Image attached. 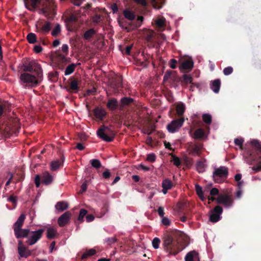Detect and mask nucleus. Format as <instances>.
I'll return each instance as SVG.
<instances>
[{
	"mask_svg": "<svg viewBox=\"0 0 261 261\" xmlns=\"http://www.w3.org/2000/svg\"><path fill=\"white\" fill-rule=\"evenodd\" d=\"M43 72H24L20 74V83L25 87H33L42 81Z\"/></svg>",
	"mask_w": 261,
	"mask_h": 261,
	"instance_id": "f257e3e1",
	"label": "nucleus"
},
{
	"mask_svg": "<svg viewBox=\"0 0 261 261\" xmlns=\"http://www.w3.org/2000/svg\"><path fill=\"white\" fill-rule=\"evenodd\" d=\"M25 218V215L23 214H21L13 226L14 234L17 238L28 237L29 235L30 232L29 229L21 228Z\"/></svg>",
	"mask_w": 261,
	"mask_h": 261,
	"instance_id": "f03ea898",
	"label": "nucleus"
},
{
	"mask_svg": "<svg viewBox=\"0 0 261 261\" xmlns=\"http://www.w3.org/2000/svg\"><path fill=\"white\" fill-rule=\"evenodd\" d=\"M228 173V169L226 167L216 168L213 174V179L216 182L221 183L227 178Z\"/></svg>",
	"mask_w": 261,
	"mask_h": 261,
	"instance_id": "7ed1b4c3",
	"label": "nucleus"
},
{
	"mask_svg": "<svg viewBox=\"0 0 261 261\" xmlns=\"http://www.w3.org/2000/svg\"><path fill=\"white\" fill-rule=\"evenodd\" d=\"M23 71L33 72H43L41 66L35 60L30 61L23 65Z\"/></svg>",
	"mask_w": 261,
	"mask_h": 261,
	"instance_id": "20e7f679",
	"label": "nucleus"
},
{
	"mask_svg": "<svg viewBox=\"0 0 261 261\" xmlns=\"http://www.w3.org/2000/svg\"><path fill=\"white\" fill-rule=\"evenodd\" d=\"M44 232L43 229H39L36 231H30L28 236L27 242L29 245L35 244L42 237Z\"/></svg>",
	"mask_w": 261,
	"mask_h": 261,
	"instance_id": "39448f33",
	"label": "nucleus"
},
{
	"mask_svg": "<svg viewBox=\"0 0 261 261\" xmlns=\"http://www.w3.org/2000/svg\"><path fill=\"white\" fill-rule=\"evenodd\" d=\"M184 121L185 119L184 118L173 120L167 125V128L169 132L171 133L176 132L182 126Z\"/></svg>",
	"mask_w": 261,
	"mask_h": 261,
	"instance_id": "423d86ee",
	"label": "nucleus"
},
{
	"mask_svg": "<svg viewBox=\"0 0 261 261\" xmlns=\"http://www.w3.org/2000/svg\"><path fill=\"white\" fill-rule=\"evenodd\" d=\"M217 203L223 204L225 207H229L233 204L231 197L227 194H221L216 199Z\"/></svg>",
	"mask_w": 261,
	"mask_h": 261,
	"instance_id": "0eeeda50",
	"label": "nucleus"
},
{
	"mask_svg": "<svg viewBox=\"0 0 261 261\" xmlns=\"http://www.w3.org/2000/svg\"><path fill=\"white\" fill-rule=\"evenodd\" d=\"M222 208L217 205L215 206L213 210L211 211L210 216V220L212 222H216L219 221L221 218V214L222 213Z\"/></svg>",
	"mask_w": 261,
	"mask_h": 261,
	"instance_id": "6e6552de",
	"label": "nucleus"
},
{
	"mask_svg": "<svg viewBox=\"0 0 261 261\" xmlns=\"http://www.w3.org/2000/svg\"><path fill=\"white\" fill-rule=\"evenodd\" d=\"M108 129L107 127H102L99 129L97 132L98 136L102 139V140L107 141L111 142L113 139V137L112 135H109L107 134Z\"/></svg>",
	"mask_w": 261,
	"mask_h": 261,
	"instance_id": "1a4fd4ad",
	"label": "nucleus"
},
{
	"mask_svg": "<svg viewBox=\"0 0 261 261\" xmlns=\"http://www.w3.org/2000/svg\"><path fill=\"white\" fill-rule=\"evenodd\" d=\"M71 217L69 212H66L62 215L58 220V223L60 227H63L67 224Z\"/></svg>",
	"mask_w": 261,
	"mask_h": 261,
	"instance_id": "9d476101",
	"label": "nucleus"
},
{
	"mask_svg": "<svg viewBox=\"0 0 261 261\" xmlns=\"http://www.w3.org/2000/svg\"><path fill=\"white\" fill-rule=\"evenodd\" d=\"M18 251L22 257H27L31 254V251L24 246L21 241L18 242Z\"/></svg>",
	"mask_w": 261,
	"mask_h": 261,
	"instance_id": "9b49d317",
	"label": "nucleus"
},
{
	"mask_svg": "<svg viewBox=\"0 0 261 261\" xmlns=\"http://www.w3.org/2000/svg\"><path fill=\"white\" fill-rule=\"evenodd\" d=\"M42 182L45 185L51 184L54 180L53 176L47 171L42 173Z\"/></svg>",
	"mask_w": 261,
	"mask_h": 261,
	"instance_id": "f8f14e48",
	"label": "nucleus"
},
{
	"mask_svg": "<svg viewBox=\"0 0 261 261\" xmlns=\"http://www.w3.org/2000/svg\"><path fill=\"white\" fill-rule=\"evenodd\" d=\"M185 261H200L198 252L195 251L189 252L185 256Z\"/></svg>",
	"mask_w": 261,
	"mask_h": 261,
	"instance_id": "ddd939ff",
	"label": "nucleus"
},
{
	"mask_svg": "<svg viewBox=\"0 0 261 261\" xmlns=\"http://www.w3.org/2000/svg\"><path fill=\"white\" fill-rule=\"evenodd\" d=\"M195 190L197 194L198 195L199 197L202 201H204L205 199L204 194L206 192H208L209 188H205L204 190V191H202V187L198 185H195Z\"/></svg>",
	"mask_w": 261,
	"mask_h": 261,
	"instance_id": "4468645a",
	"label": "nucleus"
},
{
	"mask_svg": "<svg viewBox=\"0 0 261 261\" xmlns=\"http://www.w3.org/2000/svg\"><path fill=\"white\" fill-rule=\"evenodd\" d=\"M63 163V160L62 159L53 161L50 163V169L52 171H56L62 166Z\"/></svg>",
	"mask_w": 261,
	"mask_h": 261,
	"instance_id": "2eb2a0df",
	"label": "nucleus"
},
{
	"mask_svg": "<svg viewBox=\"0 0 261 261\" xmlns=\"http://www.w3.org/2000/svg\"><path fill=\"white\" fill-rule=\"evenodd\" d=\"M162 185L163 187L162 192L164 194H166L167 192V191L170 189L172 187V182L168 179H164L163 181Z\"/></svg>",
	"mask_w": 261,
	"mask_h": 261,
	"instance_id": "dca6fc26",
	"label": "nucleus"
},
{
	"mask_svg": "<svg viewBox=\"0 0 261 261\" xmlns=\"http://www.w3.org/2000/svg\"><path fill=\"white\" fill-rule=\"evenodd\" d=\"M94 113L95 117L100 119H102L106 114V111L104 109L98 107L94 109Z\"/></svg>",
	"mask_w": 261,
	"mask_h": 261,
	"instance_id": "f3484780",
	"label": "nucleus"
},
{
	"mask_svg": "<svg viewBox=\"0 0 261 261\" xmlns=\"http://www.w3.org/2000/svg\"><path fill=\"white\" fill-rule=\"evenodd\" d=\"M221 82L219 79H217L211 82V88L216 93L219 92L220 88Z\"/></svg>",
	"mask_w": 261,
	"mask_h": 261,
	"instance_id": "a211bd4d",
	"label": "nucleus"
},
{
	"mask_svg": "<svg viewBox=\"0 0 261 261\" xmlns=\"http://www.w3.org/2000/svg\"><path fill=\"white\" fill-rule=\"evenodd\" d=\"M193 67V62L192 60L189 59L184 61L181 66L179 67L180 70L181 69H191Z\"/></svg>",
	"mask_w": 261,
	"mask_h": 261,
	"instance_id": "6ab92c4d",
	"label": "nucleus"
},
{
	"mask_svg": "<svg viewBox=\"0 0 261 261\" xmlns=\"http://www.w3.org/2000/svg\"><path fill=\"white\" fill-rule=\"evenodd\" d=\"M56 209L60 212H62L68 207V204L65 201H60L57 203L55 205Z\"/></svg>",
	"mask_w": 261,
	"mask_h": 261,
	"instance_id": "aec40b11",
	"label": "nucleus"
},
{
	"mask_svg": "<svg viewBox=\"0 0 261 261\" xmlns=\"http://www.w3.org/2000/svg\"><path fill=\"white\" fill-rule=\"evenodd\" d=\"M57 234V230L54 227H49L47 229V238L51 239L55 237Z\"/></svg>",
	"mask_w": 261,
	"mask_h": 261,
	"instance_id": "412c9836",
	"label": "nucleus"
},
{
	"mask_svg": "<svg viewBox=\"0 0 261 261\" xmlns=\"http://www.w3.org/2000/svg\"><path fill=\"white\" fill-rule=\"evenodd\" d=\"M144 34L145 35L146 40L147 42H150L153 37L154 32L151 30L145 29Z\"/></svg>",
	"mask_w": 261,
	"mask_h": 261,
	"instance_id": "4be33fe9",
	"label": "nucleus"
},
{
	"mask_svg": "<svg viewBox=\"0 0 261 261\" xmlns=\"http://www.w3.org/2000/svg\"><path fill=\"white\" fill-rule=\"evenodd\" d=\"M118 106V102L115 98L110 99L107 103V107L109 109L113 110L115 109Z\"/></svg>",
	"mask_w": 261,
	"mask_h": 261,
	"instance_id": "5701e85b",
	"label": "nucleus"
},
{
	"mask_svg": "<svg viewBox=\"0 0 261 261\" xmlns=\"http://www.w3.org/2000/svg\"><path fill=\"white\" fill-rule=\"evenodd\" d=\"M205 136V132L202 128L197 129L194 133V138L195 139H199Z\"/></svg>",
	"mask_w": 261,
	"mask_h": 261,
	"instance_id": "b1692460",
	"label": "nucleus"
},
{
	"mask_svg": "<svg viewBox=\"0 0 261 261\" xmlns=\"http://www.w3.org/2000/svg\"><path fill=\"white\" fill-rule=\"evenodd\" d=\"M124 17L130 20L134 19L135 18V14L128 9H126L123 11Z\"/></svg>",
	"mask_w": 261,
	"mask_h": 261,
	"instance_id": "393cba45",
	"label": "nucleus"
},
{
	"mask_svg": "<svg viewBox=\"0 0 261 261\" xmlns=\"http://www.w3.org/2000/svg\"><path fill=\"white\" fill-rule=\"evenodd\" d=\"M95 34V31L93 29H90L87 31L84 34V38L86 40L90 39Z\"/></svg>",
	"mask_w": 261,
	"mask_h": 261,
	"instance_id": "a878e982",
	"label": "nucleus"
},
{
	"mask_svg": "<svg viewBox=\"0 0 261 261\" xmlns=\"http://www.w3.org/2000/svg\"><path fill=\"white\" fill-rule=\"evenodd\" d=\"M182 82L186 85L192 84V77L190 74H184L182 75Z\"/></svg>",
	"mask_w": 261,
	"mask_h": 261,
	"instance_id": "bb28decb",
	"label": "nucleus"
},
{
	"mask_svg": "<svg viewBox=\"0 0 261 261\" xmlns=\"http://www.w3.org/2000/svg\"><path fill=\"white\" fill-rule=\"evenodd\" d=\"M185 110V106L183 103L178 104L176 106V112L178 115H182Z\"/></svg>",
	"mask_w": 261,
	"mask_h": 261,
	"instance_id": "cd10ccee",
	"label": "nucleus"
},
{
	"mask_svg": "<svg viewBox=\"0 0 261 261\" xmlns=\"http://www.w3.org/2000/svg\"><path fill=\"white\" fill-rule=\"evenodd\" d=\"M75 65L74 64H72L68 66L65 71V74L67 75L71 74L75 69Z\"/></svg>",
	"mask_w": 261,
	"mask_h": 261,
	"instance_id": "c85d7f7f",
	"label": "nucleus"
},
{
	"mask_svg": "<svg viewBox=\"0 0 261 261\" xmlns=\"http://www.w3.org/2000/svg\"><path fill=\"white\" fill-rule=\"evenodd\" d=\"M202 148L201 145H196L192 149L191 153L194 155H198L200 153V150Z\"/></svg>",
	"mask_w": 261,
	"mask_h": 261,
	"instance_id": "c756f323",
	"label": "nucleus"
},
{
	"mask_svg": "<svg viewBox=\"0 0 261 261\" xmlns=\"http://www.w3.org/2000/svg\"><path fill=\"white\" fill-rule=\"evenodd\" d=\"M96 253L95 250L93 249H89L86 251L82 256V259H85L88 256L94 255Z\"/></svg>",
	"mask_w": 261,
	"mask_h": 261,
	"instance_id": "7c9ffc66",
	"label": "nucleus"
},
{
	"mask_svg": "<svg viewBox=\"0 0 261 261\" xmlns=\"http://www.w3.org/2000/svg\"><path fill=\"white\" fill-rule=\"evenodd\" d=\"M90 163L92 167L96 169L99 168L101 166L100 161L97 159L91 160L90 161Z\"/></svg>",
	"mask_w": 261,
	"mask_h": 261,
	"instance_id": "2f4dec72",
	"label": "nucleus"
},
{
	"mask_svg": "<svg viewBox=\"0 0 261 261\" xmlns=\"http://www.w3.org/2000/svg\"><path fill=\"white\" fill-rule=\"evenodd\" d=\"M27 39L30 43H34L36 41V36L34 33H29L27 36Z\"/></svg>",
	"mask_w": 261,
	"mask_h": 261,
	"instance_id": "473e14b6",
	"label": "nucleus"
},
{
	"mask_svg": "<svg viewBox=\"0 0 261 261\" xmlns=\"http://www.w3.org/2000/svg\"><path fill=\"white\" fill-rule=\"evenodd\" d=\"M79 82L76 80H74L71 81L70 83V88L76 92H77L79 90Z\"/></svg>",
	"mask_w": 261,
	"mask_h": 261,
	"instance_id": "72a5a7b5",
	"label": "nucleus"
},
{
	"mask_svg": "<svg viewBox=\"0 0 261 261\" xmlns=\"http://www.w3.org/2000/svg\"><path fill=\"white\" fill-rule=\"evenodd\" d=\"M202 120L206 124H210L212 122V116L209 114H204L202 115Z\"/></svg>",
	"mask_w": 261,
	"mask_h": 261,
	"instance_id": "f704fd0d",
	"label": "nucleus"
},
{
	"mask_svg": "<svg viewBox=\"0 0 261 261\" xmlns=\"http://www.w3.org/2000/svg\"><path fill=\"white\" fill-rule=\"evenodd\" d=\"M51 28V24L49 22H46L41 28V30L44 33H48Z\"/></svg>",
	"mask_w": 261,
	"mask_h": 261,
	"instance_id": "c9c22d12",
	"label": "nucleus"
},
{
	"mask_svg": "<svg viewBox=\"0 0 261 261\" xmlns=\"http://www.w3.org/2000/svg\"><path fill=\"white\" fill-rule=\"evenodd\" d=\"M196 169L199 172H203L204 170V164L201 162H198L196 164Z\"/></svg>",
	"mask_w": 261,
	"mask_h": 261,
	"instance_id": "e433bc0d",
	"label": "nucleus"
},
{
	"mask_svg": "<svg viewBox=\"0 0 261 261\" xmlns=\"http://www.w3.org/2000/svg\"><path fill=\"white\" fill-rule=\"evenodd\" d=\"M251 144L254 146L259 151L261 152V145L257 140H253L251 141Z\"/></svg>",
	"mask_w": 261,
	"mask_h": 261,
	"instance_id": "4c0bfd02",
	"label": "nucleus"
},
{
	"mask_svg": "<svg viewBox=\"0 0 261 261\" xmlns=\"http://www.w3.org/2000/svg\"><path fill=\"white\" fill-rule=\"evenodd\" d=\"M61 31V27L60 24H57L56 27L51 32V35L54 36H56Z\"/></svg>",
	"mask_w": 261,
	"mask_h": 261,
	"instance_id": "58836bf2",
	"label": "nucleus"
},
{
	"mask_svg": "<svg viewBox=\"0 0 261 261\" xmlns=\"http://www.w3.org/2000/svg\"><path fill=\"white\" fill-rule=\"evenodd\" d=\"M87 213V211L85 209H81L80 212L79 216L78 219L80 221L82 222L84 217Z\"/></svg>",
	"mask_w": 261,
	"mask_h": 261,
	"instance_id": "ea45409f",
	"label": "nucleus"
},
{
	"mask_svg": "<svg viewBox=\"0 0 261 261\" xmlns=\"http://www.w3.org/2000/svg\"><path fill=\"white\" fill-rule=\"evenodd\" d=\"M160 243V240L158 238H155L152 241V246L154 249H158Z\"/></svg>",
	"mask_w": 261,
	"mask_h": 261,
	"instance_id": "a19ab883",
	"label": "nucleus"
},
{
	"mask_svg": "<svg viewBox=\"0 0 261 261\" xmlns=\"http://www.w3.org/2000/svg\"><path fill=\"white\" fill-rule=\"evenodd\" d=\"M38 1L39 0H31L30 3L32 8H29L27 5H25L26 7L30 10H33L35 9L36 5L38 3Z\"/></svg>",
	"mask_w": 261,
	"mask_h": 261,
	"instance_id": "79ce46f5",
	"label": "nucleus"
},
{
	"mask_svg": "<svg viewBox=\"0 0 261 261\" xmlns=\"http://www.w3.org/2000/svg\"><path fill=\"white\" fill-rule=\"evenodd\" d=\"M132 101V99L127 97H124L121 100V103L122 106L126 105Z\"/></svg>",
	"mask_w": 261,
	"mask_h": 261,
	"instance_id": "37998d69",
	"label": "nucleus"
},
{
	"mask_svg": "<svg viewBox=\"0 0 261 261\" xmlns=\"http://www.w3.org/2000/svg\"><path fill=\"white\" fill-rule=\"evenodd\" d=\"M233 71V69L231 67H227L224 69L223 73L225 75H228L230 74Z\"/></svg>",
	"mask_w": 261,
	"mask_h": 261,
	"instance_id": "c03bdc74",
	"label": "nucleus"
},
{
	"mask_svg": "<svg viewBox=\"0 0 261 261\" xmlns=\"http://www.w3.org/2000/svg\"><path fill=\"white\" fill-rule=\"evenodd\" d=\"M155 23L158 27L161 28L164 25L165 20L162 18H159L156 20Z\"/></svg>",
	"mask_w": 261,
	"mask_h": 261,
	"instance_id": "a18cd8bd",
	"label": "nucleus"
},
{
	"mask_svg": "<svg viewBox=\"0 0 261 261\" xmlns=\"http://www.w3.org/2000/svg\"><path fill=\"white\" fill-rule=\"evenodd\" d=\"M151 3L153 7L155 9H160L162 8V5H158V2L157 0H151Z\"/></svg>",
	"mask_w": 261,
	"mask_h": 261,
	"instance_id": "49530a36",
	"label": "nucleus"
},
{
	"mask_svg": "<svg viewBox=\"0 0 261 261\" xmlns=\"http://www.w3.org/2000/svg\"><path fill=\"white\" fill-rule=\"evenodd\" d=\"M147 160L150 162H153L155 160V155L154 153H150L147 155Z\"/></svg>",
	"mask_w": 261,
	"mask_h": 261,
	"instance_id": "de8ad7c7",
	"label": "nucleus"
},
{
	"mask_svg": "<svg viewBox=\"0 0 261 261\" xmlns=\"http://www.w3.org/2000/svg\"><path fill=\"white\" fill-rule=\"evenodd\" d=\"M162 223L164 225L168 226L170 224V221L167 217L164 216L162 217Z\"/></svg>",
	"mask_w": 261,
	"mask_h": 261,
	"instance_id": "09e8293b",
	"label": "nucleus"
},
{
	"mask_svg": "<svg viewBox=\"0 0 261 261\" xmlns=\"http://www.w3.org/2000/svg\"><path fill=\"white\" fill-rule=\"evenodd\" d=\"M244 140L242 138H237L234 140V143L236 145L242 147Z\"/></svg>",
	"mask_w": 261,
	"mask_h": 261,
	"instance_id": "8fccbe9b",
	"label": "nucleus"
},
{
	"mask_svg": "<svg viewBox=\"0 0 261 261\" xmlns=\"http://www.w3.org/2000/svg\"><path fill=\"white\" fill-rule=\"evenodd\" d=\"M251 168L255 172L261 171V162L258 163L256 166L252 167Z\"/></svg>",
	"mask_w": 261,
	"mask_h": 261,
	"instance_id": "3c124183",
	"label": "nucleus"
},
{
	"mask_svg": "<svg viewBox=\"0 0 261 261\" xmlns=\"http://www.w3.org/2000/svg\"><path fill=\"white\" fill-rule=\"evenodd\" d=\"M154 128L152 126H151L150 128H145L143 130V133L145 134H147V135H150L151 134L152 132L154 130Z\"/></svg>",
	"mask_w": 261,
	"mask_h": 261,
	"instance_id": "603ef678",
	"label": "nucleus"
},
{
	"mask_svg": "<svg viewBox=\"0 0 261 261\" xmlns=\"http://www.w3.org/2000/svg\"><path fill=\"white\" fill-rule=\"evenodd\" d=\"M242 178V175L241 174H237L234 176L235 180L237 181H239L238 182L239 186H242L243 182L240 181V180Z\"/></svg>",
	"mask_w": 261,
	"mask_h": 261,
	"instance_id": "864d4df0",
	"label": "nucleus"
},
{
	"mask_svg": "<svg viewBox=\"0 0 261 261\" xmlns=\"http://www.w3.org/2000/svg\"><path fill=\"white\" fill-rule=\"evenodd\" d=\"M35 183L36 186L37 188H38L40 185V176L38 174H37L35 176Z\"/></svg>",
	"mask_w": 261,
	"mask_h": 261,
	"instance_id": "5fc2aeb1",
	"label": "nucleus"
},
{
	"mask_svg": "<svg viewBox=\"0 0 261 261\" xmlns=\"http://www.w3.org/2000/svg\"><path fill=\"white\" fill-rule=\"evenodd\" d=\"M219 193V190L216 188H212L210 190V195L212 196L217 195Z\"/></svg>",
	"mask_w": 261,
	"mask_h": 261,
	"instance_id": "6e6d98bb",
	"label": "nucleus"
},
{
	"mask_svg": "<svg viewBox=\"0 0 261 261\" xmlns=\"http://www.w3.org/2000/svg\"><path fill=\"white\" fill-rule=\"evenodd\" d=\"M177 63V61L175 59H171L170 60V67L172 69H175L176 68V64Z\"/></svg>",
	"mask_w": 261,
	"mask_h": 261,
	"instance_id": "4d7b16f0",
	"label": "nucleus"
},
{
	"mask_svg": "<svg viewBox=\"0 0 261 261\" xmlns=\"http://www.w3.org/2000/svg\"><path fill=\"white\" fill-rule=\"evenodd\" d=\"M172 74L171 71H167V72L165 73L164 76V81H167L168 80L169 78H170L171 75Z\"/></svg>",
	"mask_w": 261,
	"mask_h": 261,
	"instance_id": "13d9d810",
	"label": "nucleus"
},
{
	"mask_svg": "<svg viewBox=\"0 0 261 261\" xmlns=\"http://www.w3.org/2000/svg\"><path fill=\"white\" fill-rule=\"evenodd\" d=\"M172 240L171 239V238L170 237H168L164 241V244L165 246H169V245L171 244V243H172Z\"/></svg>",
	"mask_w": 261,
	"mask_h": 261,
	"instance_id": "bf43d9fd",
	"label": "nucleus"
},
{
	"mask_svg": "<svg viewBox=\"0 0 261 261\" xmlns=\"http://www.w3.org/2000/svg\"><path fill=\"white\" fill-rule=\"evenodd\" d=\"M34 50L36 53H39L42 50V48L40 45H35L34 47Z\"/></svg>",
	"mask_w": 261,
	"mask_h": 261,
	"instance_id": "052dcab7",
	"label": "nucleus"
},
{
	"mask_svg": "<svg viewBox=\"0 0 261 261\" xmlns=\"http://www.w3.org/2000/svg\"><path fill=\"white\" fill-rule=\"evenodd\" d=\"M158 212L160 217L162 218L164 217V211L163 207L160 206L158 209Z\"/></svg>",
	"mask_w": 261,
	"mask_h": 261,
	"instance_id": "680f3d73",
	"label": "nucleus"
},
{
	"mask_svg": "<svg viewBox=\"0 0 261 261\" xmlns=\"http://www.w3.org/2000/svg\"><path fill=\"white\" fill-rule=\"evenodd\" d=\"M134 1L138 4L145 6L147 4L146 0H134Z\"/></svg>",
	"mask_w": 261,
	"mask_h": 261,
	"instance_id": "e2e57ef3",
	"label": "nucleus"
},
{
	"mask_svg": "<svg viewBox=\"0 0 261 261\" xmlns=\"http://www.w3.org/2000/svg\"><path fill=\"white\" fill-rule=\"evenodd\" d=\"M111 173L108 170H106L102 173V176L105 178H109L110 177Z\"/></svg>",
	"mask_w": 261,
	"mask_h": 261,
	"instance_id": "0e129e2a",
	"label": "nucleus"
},
{
	"mask_svg": "<svg viewBox=\"0 0 261 261\" xmlns=\"http://www.w3.org/2000/svg\"><path fill=\"white\" fill-rule=\"evenodd\" d=\"M8 201L12 202L13 204H15L16 203V197L14 196H11L8 198Z\"/></svg>",
	"mask_w": 261,
	"mask_h": 261,
	"instance_id": "69168bd1",
	"label": "nucleus"
},
{
	"mask_svg": "<svg viewBox=\"0 0 261 261\" xmlns=\"http://www.w3.org/2000/svg\"><path fill=\"white\" fill-rule=\"evenodd\" d=\"M94 217L92 215H89L87 216L86 217V221L88 222L92 221L94 220Z\"/></svg>",
	"mask_w": 261,
	"mask_h": 261,
	"instance_id": "338daca9",
	"label": "nucleus"
},
{
	"mask_svg": "<svg viewBox=\"0 0 261 261\" xmlns=\"http://www.w3.org/2000/svg\"><path fill=\"white\" fill-rule=\"evenodd\" d=\"M62 50L63 52L67 53L68 51V46L67 44H63L62 46Z\"/></svg>",
	"mask_w": 261,
	"mask_h": 261,
	"instance_id": "774afa93",
	"label": "nucleus"
}]
</instances>
